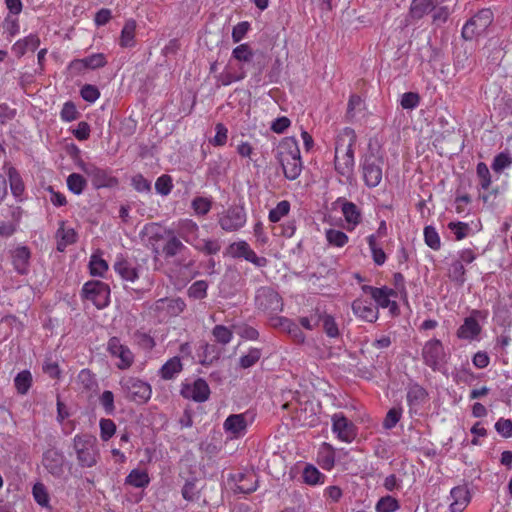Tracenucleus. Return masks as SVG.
<instances>
[{
    "label": "nucleus",
    "mask_w": 512,
    "mask_h": 512,
    "mask_svg": "<svg viewBox=\"0 0 512 512\" xmlns=\"http://www.w3.org/2000/svg\"><path fill=\"white\" fill-rule=\"evenodd\" d=\"M186 308V303L183 299L177 298H161L155 303V310L159 313H164L169 317H176L180 315Z\"/></svg>",
    "instance_id": "obj_16"
},
{
    "label": "nucleus",
    "mask_w": 512,
    "mask_h": 512,
    "mask_svg": "<svg viewBox=\"0 0 512 512\" xmlns=\"http://www.w3.org/2000/svg\"><path fill=\"white\" fill-rule=\"evenodd\" d=\"M326 239L330 245L335 247H343L348 242V236L336 229H328L326 231Z\"/></svg>",
    "instance_id": "obj_45"
},
{
    "label": "nucleus",
    "mask_w": 512,
    "mask_h": 512,
    "mask_svg": "<svg viewBox=\"0 0 512 512\" xmlns=\"http://www.w3.org/2000/svg\"><path fill=\"white\" fill-rule=\"evenodd\" d=\"M392 296H396V291L391 288L381 287L378 290H371V297L379 307L389 308L391 312H395L398 307L395 301L390 300Z\"/></svg>",
    "instance_id": "obj_20"
},
{
    "label": "nucleus",
    "mask_w": 512,
    "mask_h": 512,
    "mask_svg": "<svg viewBox=\"0 0 512 512\" xmlns=\"http://www.w3.org/2000/svg\"><path fill=\"white\" fill-rule=\"evenodd\" d=\"M446 352L442 342L438 339L427 341L422 348V359L425 365L433 371H440L446 363Z\"/></svg>",
    "instance_id": "obj_6"
},
{
    "label": "nucleus",
    "mask_w": 512,
    "mask_h": 512,
    "mask_svg": "<svg viewBox=\"0 0 512 512\" xmlns=\"http://www.w3.org/2000/svg\"><path fill=\"white\" fill-rule=\"evenodd\" d=\"M182 496L187 501H194L199 498V489L196 481H187L182 488Z\"/></svg>",
    "instance_id": "obj_60"
},
{
    "label": "nucleus",
    "mask_w": 512,
    "mask_h": 512,
    "mask_svg": "<svg viewBox=\"0 0 512 512\" xmlns=\"http://www.w3.org/2000/svg\"><path fill=\"white\" fill-rule=\"evenodd\" d=\"M194 247L208 255L216 254L221 249V245L217 240H199Z\"/></svg>",
    "instance_id": "obj_52"
},
{
    "label": "nucleus",
    "mask_w": 512,
    "mask_h": 512,
    "mask_svg": "<svg viewBox=\"0 0 512 512\" xmlns=\"http://www.w3.org/2000/svg\"><path fill=\"white\" fill-rule=\"evenodd\" d=\"M75 453L82 467H92L97 461L96 450H75Z\"/></svg>",
    "instance_id": "obj_48"
},
{
    "label": "nucleus",
    "mask_w": 512,
    "mask_h": 512,
    "mask_svg": "<svg viewBox=\"0 0 512 512\" xmlns=\"http://www.w3.org/2000/svg\"><path fill=\"white\" fill-rule=\"evenodd\" d=\"M512 164V158L508 153H500L497 156H495L493 163H492V169L499 173L505 168H508Z\"/></svg>",
    "instance_id": "obj_55"
},
{
    "label": "nucleus",
    "mask_w": 512,
    "mask_h": 512,
    "mask_svg": "<svg viewBox=\"0 0 512 512\" xmlns=\"http://www.w3.org/2000/svg\"><path fill=\"white\" fill-rule=\"evenodd\" d=\"M427 398L428 393L425 388L417 383L409 385L407 390V402L410 407L423 404Z\"/></svg>",
    "instance_id": "obj_28"
},
{
    "label": "nucleus",
    "mask_w": 512,
    "mask_h": 512,
    "mask_svg": "<svg viewBox=\"0 0 512 512\" xmlns=\"http://www.w3.org/2000/svg\"><path fill=\"white\" fill-rule=\"evenodd\" d=\"M493 22V13L490 9H482L475 14L462 28V37L472 40L483 35Z\"/></svg>",
    "instance_id": "obj_5"
},
{
    "label": "nucleus",
    "mask_w": 512,
    "mask_h": 512,
    "mask_svg": "<svg viewBox=\"0 0 512 512\" xmlns=\"http://www.w3.org/2000/svg\"><path fill=\"white\" fill-rule=\"evenodd\" d=\"M212 335L215 341L222 345L228 344L233 337L232 331L224 325H216L212 330Z\"/></svg>",
    "instance_id": "obj_50"
},
{
    "label": "nucleus",
    "mask_w": 512,
    "mask_h": 512,
    "mask_svg": "<svg viewBox=\"0 0 512 512\" xmlns=\"http://www.w3.org/2000/svg\"><path fill=\"white\" fill-rule=\"evenodd\" d=\"M368 245L372 253L373 261L377 265H383L386 261V254L382 248H379L376 243V235L372 234L368 237Z\"/></svg>",
    "instance_id": "obj_42"
},
{
    "label": "nucleus",
    "mask_w": 512,
    "mask_h": 512,
    "mask_svg": "<svg viewBox=\"0 0 512 512\" xmlns=\"http://www.w3.org/2000/svg\"><path fill=\"white\" fill-rule=\"evenodd\" d=\"M108 351L113 357H116L119 361L116 365L120 369H124L128 367V358L126 356V349L124 345L121 344L120 340L117 337H112L108 342Z\"/></svg>",
    "instance_id": "obj_24"
},
{
    "label": "nucleus",
    "mask_w": 512,
    "mask_h": 512,
    "mask_svg": "<svg viewBox=\"0 0 512 512\" xmlns=\"http://www.w3.org/2000/svg\"><path fill=\"white\" fill-rule=\"evenodd\" d=\"M252 57L253 52L248 44H240L232 51V59L244 65L249 63L252 60Z\"/></svg>",
    "instance_id": "obj_38"
},
{
    "label": "nucleus",
    "mask_w": 512,
    "mask_h": 512,
    "mask_svg": "<svg viewBox=\"0 0 512 512\" xmlns=\"http://www.w3.org/2000/svg\"><path fill=\"white\" fill-rule=\"evenodd\" d=\"M181 394L184 398L195 402H205L209 398L210 388L204 379L198 378L192 384L184 385Z\"/></svg>",
    "instance_id": "obj_13"
},
{
    "label": "nucleus",
    "mask_w": 512,
    "mask_h": 512,
    "mask_svg": "<svg viewBox=\"0 0 512 512\" xmlns=\"http://www.w3.org/2000/svg\"><path fill=\"white\" fill-rule=\"evenodd\" d=\"M318 464L326 470L333 468L335 463V456L333 450H323L319 453L317 458Z\"/></svg>",
    "instance_id": "obj_61"
},
{
    "label": "nucleus",
    "mask_w": 512,
    "mask_h": 512,
    "mask_svg": "<svg viewBox=\"0 0 512 512\" xmlns=\"http://www.w3.org/2000/svg\"><path fill=\"white\" fill-rule=\"evenodd\" d=\"M186 247L184 244L175 236H172L166 244L163 246V253L165 257L170 258L174 257L177 254L182 253Z\"/></svg>",
    "instance_id": "obj_37"
},
{
    "label": "nucleus",
    "mask_w": 512,
    "mask_h": 512,
    "mask_svg": "<svg viewBox=\"0 0 512 512\" xmlns=\"http://www.w3.org/2000/svg\"><path fill=\"white\" fill-rule=\"evenodd\" d=\"M333 432L343 442H351L355 436V426L342 413H336L332 416Z\"/></svg>",
    "instance_id": "obj_11"
},
{
    "label": "nucleus",
    "mask_w": 512,
    "mask_h": 512,
    "mask_svg": "<svg viewBox=\"0 0 512 512\" xmlns=\"http://www.w3.org/2000/svg\"><path fill=\"white\" fill-rule=\"evenodd\" d=\"M228 252L232 257L244 258L257 267H264L267 265V259L265 257L257 256L256 253L250 248L249 244L245 241L232 243L228 248Z\"/></svg>",
    "instance_id": "obj_10"
},
{
    "label": "nucleus",
    "mask_w": 512,
    "mask_h": 512,
    "mask_svg": "<svg viewBox=\"0 0 512 512\" xmlns=\"http://www.w3.org/2000/svg\"><path fill=\"white\" fill-rule=\"evenodd\" d=\"M43 465L51 474L61 476L65 462L60 450H46L43 454Z\"/></svg>",
    "instance_id": "obj_18"
},
{
    "label": "nucleus",
    "mask_w": 512,
    "mask_h": 512,
    "mask_svg": "<svg viewBox=\"0 0 512 512\" xmlns=\"http://www.w3.org/2000/svg\"><path fill=\"white\" fill-rule=\"evenodd\" d=\"M257 485L258 480L254 474H240L235 491L243 494H250L257 489Z\"/></svg>",
    "instance_id": "obj_32"
},
{
    "label": "nucleus",
    "mask_w": 512,
    "mask_h": 512,
    "mask_svg": "<svg viewBox=\"0 0 512 512\" xmlns=\"http://www.w3.org/2000/svg\"><path fill=\"white\" fill-rule=\"evenodd\" d=\"M99 402L107 415H112L114 413V395L111 391H104L99 397Z\"/></svg>",
    "instance_id": "obj_58"
},
{
    "label": "nucleus",
    "mask_w": 512,
    "mask_h": 512,
    "mask_svg": "<svg viewBox=\"0 0 512 512\" xmlns=\"http://www.w3.org/2000/svg\"><path fill=\"white\" fill-rule=\"evenodd\" d=\"M192 208L198 215H206L211 209V201L204 197H196L192 201Z\"/></svg>",
    "instance_id": "obj_63"
},
{
    "label": "nucleus",
    "mask_w": 512,
    "mask_h": 512,
    "mask_svg": "<svg viewBox=\"0 0 512 512\" xmlns=\"http://www.w3.org/2000/svg\"><path fill=\"white\" fill-rule=\"evenodd\" d=\"M353 313L367 322H375L378 319V309L370 300L356 299L352 303Z\"/></svg>",
    "instance_id": "obj_17"
},
{
    "label": "nucleus",
    "mask_w": 512,
    "mask_h": 512,
    "mask_svg": "<svg viewBox=\"0 0 512 512\" xmlns=\"http://www.w3.org/2000/svg\"><path fill=\"white\" fill-rule=\"evenodd\" d=\"M398 508V501L391 496L382 497L376 505L377 512H394Z\"/></svg>",
    "instance_id": "obj_54"
},
{
    "label": "nucleus",
    "mask_w": 512,
    "mask_h": 512,
    "mask_svg": "<svg viewBox=\"0 0 512 512\" xmlns=\"http://www.w3.org/2000/svg\"><path fill=\"white\" fill-rule=\"evenodd\" d=\"M207 289V282L204 280H198L192 283V285L188 288L187 294L192 299L201 300L207 296Z\"/></svg>",
    "instance_id": "obj_41"
},
{
    "label": "nucleus",
    "mask_w": 512,
    "mask_h": 512,
    "mask_svg": "<svg viewBox=\"0 0 512 512\" xmlns=\"http://www.w3.org/2000/svg\"><path fill=\"white\" fill-rule=\"evenodd\" d=\"M320 323H322L324 332L328 337L335 338L339 335L338 325L331 315L321 311Z\"/></svg>",
    "instance_id": "obj_40"
},
{
    "label": "nucleus",
    "mask_w": 512,
    "mask_h": 512,
    "mask_svg": "<svg viewBox=\"0 0 512 512\" xmlns=\"http://www.w3.org/2000/svg\"><path fill=\"white\" fill-rule=\"evenodd\" d=\"M341 210H342V213H343V216H344L345 220L349 224H352L353 226H356L357 224L360 223V221H361V211L357 207V205H355L352 202L343 201Z\"/></svg>",
    "instance_id": "obj_33"
},
{
    "label": "nucleus",
    "mask_w": 512,
    "mask_h": 512,
    "mask_svg": "<svg viewBox=\"0 0 512 512\" xmlns=\"http://www.w3.org/2000/svg\"><path fill=\"white\" fill-rule=\"evenodd\" d=\"M247 221L243 206H231L218 215V224L226 232H234L241 229Z\"/></svg>",
    "instance_id": "obj_7"
},
{
    "label": "nucleus",
    "mask_w": 512,
    "mask_h": 512,
    "mask_svg": "<svg viewBox=\"0 0 512 512\" xmlns=\"http://www.w3.org/2000/svg\"><path fill=\"white\" fill-rule=\"evenodd\" d=\"M151 397V387L148 383L135 380L130 384V400L137 404L146 403Z\"/></svg>",
    "instance_id": "obj_21"
},
{
    "label": "nucleus",
    "mask_w": 512,
    "mask_h": 512,
    "mask_svg": "<svg viewBox=\"0 0 512 512\" xmlns=\"http://www.w3.org/2000/svg\"><path fill=\"white\" fill-rule=\"evenodd\" d=\"M302 478L307 485H317L324 482L325 476L314 465L306 464L302 472Z\"/></svg>",
    "instance_id": "obj_34"
},
{
    "label": "nucleus",
    "mask_w": 512,
    "mask_h": 512,
    "mask_svg": "<svg viewBox=\"0 0 512 512\" xmlns=\"http://www.w3.org/2000/svg\"><path fill=\"white\" fill-rule=\"evenodd\" d=\"M452 500L449 509L451 512H463L471 501V494L466 485H459L451 489Z\"/></svg>",
    "instance_id": "obj_15"
},
{
    "label": "nucleus",
    "mask_w": 512,
    "mask_h": 512,
    "mask_svg": "<svg viewBox=\"0 0 512 512\" xmlns=\"http://www.w3.org/2000/svg\"><path fill=\"white\" fill-rule=\"evenodd\" d=\"M272 325L274 327H280L283 331L287 332L291 338L297 343H303L305 341V335L300 327L292 320L285 317L272 318Z\"/></svg>",
    "instance_id": "obj_19"
},
{
    "label": "nucleus",
    "mask_w": 512,
    "mask_h": 512,
    "mask_svg": "<svg viewBox=\"0 0 512 512\" xmlns=\"http://www.w3.org/2000/svg\"><path fill=\"white\" fill-rule=\"evenodd\" d=\"M8 177L10 182V189L16 198H20L24 192V183L14 167L8 169Z\"/></svg>",
    "instance_id": "obj_35"
},
{
    "label": "nucleus",
    "mask_w": 512,
    "mask_h": 512,
    "mask_svg": "<svg viewBox=\"0 0 512 512\" xmlns=\"http://www.w3.org/2000/svg\"><path fill=\"white\" fill-rule=\"evenodd\" d=\"M275 157L288 180H295L300 176L303 164L298 142L294 137H285L279 142Z\"/></svg>",
    "instance_id": "obj_2"
},
{
    "label": "nucleus",
    "mask_w": 512,
    "mask_h": 512,
    "mask_svg": "<svg viewBox=\"0 0 512 512\" xmlns=\"http://www.w3.org/2000/svg\"><path fill=\"white\" fill-rule=\"evenodd\" d=\"M107 63L105 55L103 53H97L85 57L83 59L74 60L71 66H82L89 69H97L105 66Z\"/></svg>",
    "instance_id": "obj_31"
},
{
    "label": "nucleus",
    "mask_w": 512,
    "mask_h": 512,
    "mask_svg": "<svg viewBox=\"0 0 512 512\" xmlns=\"http://www.w3.org/2000/svg\"><path fill=\"white\" fill-rule=\"evenodd\" d=\"M79 167L91 179L93 186L97 189L111 186L114 182L113 178L104 169L97 167L93 163L81 162Z\"/></svg>",
    "instance_id": "obj_12"
},
{
    "label": "nucleus",
    "mask_w": 512,
    "mask_h": 512,
    "mask_svg": "<svg viewBox=\"0 0 512 512\" xmlns=\"http://www.w3.org/2000/svg\"><path fill=\"white\" fill-rule=\"evenodd\" d=\"M425 243L433 250H438L441 246L440 237L436 229L432 226H427L424 229Z\"/></svg>",
    "instance_id": "obj_53"
},
{
    "label": "nucleus",
    "mask_w": 512,
    "mask_h": 512,
    "mask_svg": "<svg viewBox=\"0 0 512 512\" xmlns=\"http://www.w3.org/2000/svg\"><path fill=\"white\" fill-rule=\"evenodd\" d=\"M481 332L478 321L470 316L465 318L464 323L458 328L457 336L460 339L473 340Z\"/></svg>",
    "instance_id": "obj_23"
},
{
    "label": "nucleus",
    "mask_w": 512,
    "mask_h": 512,
    "mask_svg": "<svg viewBox=\"0 0 512 512\" xmlns=\"http://www.w3.org/2000/svg\"><path fill=\"white\" fill-rule=\"evenodd\" d=\"M39 44L40 40L38 36L31 34L24 39L17 41L13 45L12 51L16 56L22 57L27 51H35Z\"/></svg>",
    "instance_id": "obj_25"
},
{
    "label": "nucleus",
    "mask_w": 512,
    "mask_h": 512,
    "mask_svg": "<svg viewBox=\"0 0 512 512\" xmlns=\"http://www.w3.org/2000/svg\"><path fill=\"white\" fill-rule=\"evenodd\" d=\"M198 230V225L195 222L192 220H185L180 224L179 235L185 242L195 246L199 241Z\"/></svg>",
    "instance_id": "obj_26"
},
{
    "label": "nucleus",
    "mask_w": 512,
    "mask_h": 512,
    "mask_svg": "<svg viewBox=\"0 0 512 512\" xmlns=\"http://www.w3.org/2000/svg\"><path fill=\"white\" fill-rule=\"evenodd\" d=\"M477 176L480 178V186L482 189H488L491 184V175L487 165L484 162L477 164Z\"/></svg>",
    "instance_id": "obj_57"
},
{
    "label": "nucleus",
    "mask_w": 512,
    "mask_h": 512,
    "mask_svg": "<svg viewBox=\"0 0 512 512\" xmlns=\"http://www.w3.org/2000/svg\"><path fill=\"white\" fill-rule=\"evenodd\" d=\"M30 252L26 247H18L12 253V262L14 268L20 273L27 272Z\"/></svg>",
    "instance_id": "obj_29"
},
{
    "label": "nucleus",
    "mask_w": 512,
    "mask_h": 512,
    "mask_svg": "<svg viewBox=\"0 0 512 512\" xmlns=\"http://www.w3.org/2000/svg\"><path fill=\"white\" fill-rule=\"evenodd\" d=\"M321 322V311L316 308L309 317H301L300 324L307 330H312Z\"/></svg>",
    "instance_id": "obj_59"
},
{
    "label": "nucleus",
    "mask_w": 512,
    "mask_h": 512,
    "mask_svg": "<svg viewBox=\"0 0 512 512\" xmlns=\"http://www.w3.org/2000/svg\"><path fill=\"white\" fill-rule=\"evenodd\" d=\"M216 134L213 139L210 140V143L213 146H223L227 142L228 138V130L222 123H217L215 126Z\"/></svg>",
    "instance_id": "obj_56"
},
{
    "label": "nucleus",
    "mask_w": 512,
    "mask_h": 512,
    "mask_svg": "<svg viewBox=\"0 0 512 512\" xmlns=\"http://www.w3.org/2000/svg\"><path fill=\"white\" fill-rule=\"evenodd\" d=\"M172 187V179L168 175L160 176L155 183L156 191L164 196L168 195L171 192Z\"/></svg>",
    "instance_id": "obj_62"
},
{
    "label": "nucleus",
    "mask_w": 512,
    "mask_h": 512,
    "mask_svg": "<svg viewBox=\"0 0 512 512\" xmlns=\"http://www.w3.org/2000/svg\"><path fill=\"white\" fill-rule=\"evenodd\" d=\"M246 77V70L244 64L233 63L231 59L226 65L222 73L217 76V82L220 85L228 86L233 82H238Z\"/></svg>",
    "instance_id": "obj_14"
},
{
    "label": "nucleus",
    "mask_w": 512,
    "mask_h": 512,
    "mask_svg": "<svg viewBox=\"0 0 512 512\" xmlns=\"http://www.w3.org/2000/svg\"><path fill=\"white\" fill-rule=\"evenodd\" d=\"M495 429L502 437L508 438L512 436V421L510 419L500 418L496 424Z\"/></svg>",
    "instance_id": "obj_64"
},
{
    "label": "nucleus",
    "mask_w": 512,
    "mask_h": 512,
    "mask_svg": "<svg viewBox=\"0 0 512 512\" xmlns=\"http://www.w3.org/2000/svg\"><path fill=\"white\" fill-rule=\"evenodd\" d=\"M434 9L430 0H412L408 17L413 20H419Z\"/></svg>",
    "instance_id": "obj_27"
},
{
    "label": "nucleus",
    "mask_w": 512,
    "mask_h": 512,
    "mask_svg": "<svg viewBox=\"0 0 512 512\" xmlns=\"http://www.w3.org/2000/svg\"><path fill=\"white\" fill-rule=\"evenodd\" d=\"M384 155L379 149L369 146L360 159V169L364 184L368 188L377 187L383 178Z\"/></svg>",
    "instance_id": "obj_3"
},
{
    "label": "nucleus",
    "mask_w": 512,
    "mask_h": 512,
    "mask_svg": "<svg viewBox=\"0 0 512 512\" xmlns=\"http://www.w3.org/2000/svg\"><path fill=\"white\" fill-rule=\"evenodd\" d=\"M252 421L253 417L249 413L232 414L226 418L223 427L227 434L237 438L245 434L249 423Z\"/></svg>",
    "instance_id": "obj_9"
},
{
    "label": "nucleus",
    "mask_w": 512,
    "mask_h": 512,
    "mask_svg": "<svg viewBox=\"0 0 512 512\" xmlns=\"http://www.w3.org/2000/svg\"><path fill=\"white\" fill-rule=\"evenodd\" d=\"M89 268L93 276H103L108 269V265L99 255L93 254L89 262Z\"/></svg>",
    "instance_id": "obj_43"
},
{
    "label": "nucleus",
    "mask_w": 512,
    "mask_h": 512,
    "mask_svg": "<svg viewBox=\"0 0 512 512\" xmlns=\"http://www.w3.org/2000/svg\"><path fill=\"white\" fill-rule=\"evenodd\" d=\"M82 293L87 300H90L99 309L108 305L110 290L104 282L89 281L84 284Z\"/></svg>",
    "instance_id": "obj_8"
},
{
    "label": "nucleus",
    "mask_w": 512,
    "mask_h": 512,
    "mask_svg": "<svg viewBox=\"0 0 512 512\" xmlns=\"http://www.w3.org/2000/svg\"><path fill=\"white\" fill-rule=\"evenodd\" d=\"M150 478L144 469H133L130 471V485L135 487H145L149 484Z\"/></svg>",
    "instance_id": "obj_44"
},
{
    "label": "nucleus",
    "mask_w": 512,
    "mask_h": 512,
    "mask_svg": "<svg viewBox=\"0 0 512 512\" xmlns=\"http://www.w3.org/2000/svg\"><path fill=\"white\" fill-rule=\"evenodd\" d=\"M15 387L18 393L24 395L28 392L32 384V375L28 370H23L17 374L14 379Z\"/></svg>",
    "instance_id": "obj_36"
},
{
    "label": "nucleus",
    "mask_w": 512,
    "mask_h": 512,
    "mask_svg": "<svg viewBox=\"0 0 512 512\" xmlns=\"http://www.w3.org/2000/svg\"><path fill=\"white\" fill-rule=\"evenodd\" d=\"M355 142V131L349 127L344 128L338 134L335 142V170L347 180H351L353 177L355 166L353 147Z\"/></svg>",
    "instance_id": "obj_1"
},
{
    "label": "nucleus",
    "mask_w": 512,
    "mask_h": 512,
    "mask_svg": "<svg viewBox=\"0 0 512 512\" xmlns=\"http://www.w3.org/2000/svg\"><path fill=\"white\" fill-rule=\"evenodd\" d=\"M67 187L72 193L80 195L86 187V180L82 175L72 173L67 178Z\"/></svg>",
    "instance_id": "obj_39"
},
{
    "label": "nucleus",
    "mask_w": 512,
    "mask_h": 512,
    "mask_svg": "<svg viewBox=\"0 0 512 512\" xmlns=\"http://www.w3.org/2000/svg\"><path fill=\"white\" fill-rule=\"evenodd\" d=\"M261 357V351L257 348H252L248 351L246 355H243L239 359L240 367L243 369H247L252 367L254 364L258 362Z\"/></svg>",
    "instance_id": "obj_51"
},
{
    "label": "nucleus",
    "mask_w": 512,
    "mask_h": 512,
    "mask_svg": "<svg viewBox=\"0 0 512 512\" xmlns=\"http://www.w3.org/2000/svg\"><path fill=\"white\" fill-rule=\"evenodd\" d=\"M254 303L258 310L267 314H277L283 310L281 296L269 286H262L256 290Z\"/></svg>",
    "instance_id": "obj_4"
},
{
    "label": "nucleus",
    "mask_w": 512,
    "mask_h": 512,
    "mask_svg": "<svg viewBox=\"0 0 512 512\" xmlns=\"http://www.w3.org/2000/svg\"><path fill=\"white\" fill-rule=\"evenodd\" d=\"M183 369L181 360L175 356L169 359L160 369L159 373L161 378L165 380L173 379Z\"/></svg>",
    "instance_id": "obj_30"
},
{
    "label": "nucleus",
    "mask_w": 512,
    "mask_h": 512,
    "mask_svg": "<svg viewBox=\"0 0 512 512\" xmlns=\"http://www.w3.org/2000/svg\"><path fill=\"white\" fill-rule=\"evenodd\" d=\"M449 278L457 282L458 284H463L465 281V269L462 261L455 260L452 262L449 270H448Z\"/></svg>",
    "instance_id": "obj_47"
},
{
    "label": "nucleus",
    "mask_w": 512,
    "mask_h": 512,
    "mask_svg": "<svg viewBox=\"0 0 512 512\" xmlns=\"http://www.w3.org/2000/svg\"><path fill=\"white\" fill-rule=\"evenodd\" d=\"M77 378L82 387L87 391L94 390L97 387L96 378L88 369H82Z\"/></svg>",
    "instance_id": "obj_49"
},
{
    "label": "nucleus",
    "mask_w": 512,
    "mask_h": 512,
    "mask_svg": "<svg viewBox=\"0 0 512 512\" xmlns=\"http://www.w3.org/2000/svg\"><path fill=\"white\" fill-rule=\"evenodd\" d=\"M77 234L73 228H67L65 222H61L56 232L57 250L63 252L67 246L76 242Z\"/></svg>",
    "instance_id": "obj_22"
},
{
    "label": "nucleus",
    "mask_w": 512,
    "mask_h": 512,
    "mask_svg": "<svg viewBox=\"0 0 512 512\" xmlns=\"http://www.w3.org/2000/svg\"><path fill=\"white\" fill-rule=\"evenodd\" d=\"M290 203L286 200L279 202L275 208L269 212V220L273 223L279 222L284 216L289 213Z\"/></svg>",
    "instance_id": "obj_46"
}]
</instances>
